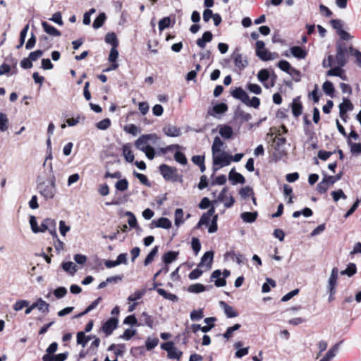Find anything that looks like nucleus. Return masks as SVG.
<instances>
[{"mask_svg":"<svg viewBox=\"0 0 361 361\" xmlns=\"http://www.w3.org/2000/svg\"><path fill=\"white\" fill-rule=\"evenodd\" d=\"M353 109V105L351 102L347 99L343 98V102L339 105V115L340 117L345 121L346 113L349 111H352Z\"/></svg>","mask_w":361,"mask_h":361,"instance_id":"11","label":"nucleus"},{"mask_svg":"<svg viewBox=\"0 0 361 361\" xmlns=\"http://www.w3.org/2000/svg\"><path fill=\"white\" fill-rule=\"evenodd\" d=\"M105 41L106 43L111 44L112 47H117L118 40L114 33H108L105 37Z\"/></svg>","mask_w":361,"mask_h":361,"instance_id":"46","label":"nucleus"},{"mask_svg":"<svg viewBox=\"0 0 361 361\" xmlns=\"http://www.w3.org/2000/svg\"><path fill=\"white\" fill-rule=\"evenodd\" d=\"M228 178L233 182V184L235 183H244L245 180V178L239 173L235 172L234 169H232L228 175Z\"/></svg>","mask_w":361,"mask_h":361,"instance_id":"24","label":"nucleus"},{"mask_svg":"<svg viewBox=\"0 0 361 361\" xmlns=\"http://www.w3.org/2000/svg\"><path fill=\"white\" fill-rule=\"evenodd\" d=\"M158 252V247L155 246L151 252L147 255V257L145 258L144 261V264L145 266L148 265L149 263H151L153 260L156 255Z\"/></svg>","mask_w":361,"mask_h":361,"instance_id":"47","label":"nucleus"},{"mask_svg":"<svg viewBox=\"0 0 361 361\" xmlns=\"http://www.w3.org/2000/svg\"><path fill=\"white\" fill-rule=\"evenodd\" d=\"M219 133L221 136L225 139H231L233 134V128L227 125H220L219 126Z\"/></svg>","mask_w":361,"mask_h":361,"instance_id":"19","label":"nucleus"},{"mask_svg":"<svg viewBox=\"0 0 361 361\" xmlns=\"http://www.w3.org/2000/svg\"><path fill=\"white\" fill-rule=\"evenodd\" d=\"M152 224L154 225L157 228H162L165 229H169L171 227V221L166 217H161L157 220H153L152 221Z\"/></svg>","mask_w":361,"mask_h":361,"instance_id":"18","label":"nucleus"},{"mask_svg":"<svg viewBox=\"0 0 361 361\" xmlns=\"http://www.w3.org/2000/svg\"><path fill=\"white\" fill-rule=\"evenodd\" d=\"M8 120L7 116L1 112L0 113V130L1 132H5L8 129Z\"/></svg>","mask_w":361,"mask_h":361,"instance_id":"41","label":"nucleus"},{"mask_svg":"<svg viewBox=\"0 0 361 361\" xmlns=\"http://www.w3.org/2000/svg\"><path fill=\"white\" fill-rule=\"evenodd\" d=\"M159 171L164 178L166 180L172 182L183 181L182 176L178 174V170L175 167L167 164H161L159 166Z\"/></svg>","mask_w":361,"mask_h":361,"instance_id":"4","label":"nucleus"},{"mask_svg":"<svg viewBox=\"0 0 361 361\" xmlns=\"http://www.w3.org/2000/svg\"><path fill=\"white\" fill-rule=\"evenodd\" d=\"M188 290L190 293H199L204 291L205 290V287L202 284L196 283V284H193V285L190 286L189 288H188Z\"/></svg>","mask_w":361,"mask_h":361,"instance_id":"54","label":"nucleus"},{"mask_svg":"<svg viewBox=\"0 0 361 361\" xmlns=\"http://www.w3.org/2000/svg\"><path fill=\"white\" fill-rule=\"evenodd\" d=\"M231 95L234 98L240 100L244 104L248 102L249 95L242 87H236L231 92Z\"/></svg>","mask_w":361,"mask_h":361,"instance_id":"15","label":"nucleus"},{"mask_svg":"<svg viewBox=\"0 0 361 361\" xmlns=\"http://www.w3.org/2000/svg\"><path fill=\"white\" fill-rule=\"evenodd\" d=\"M224 142L218 136L215 137L212 146V154L224 152Z\"/></svg>","mask_w":361,"mask_h":361,"instance_id":"22","label":"nucleus"},{"mask_svg":"<svg viewBox=\"0 0 361 361\" xmlns=\"http://www.w3.org/2000/svg\"><path fill=\"white\" fill-rule=\"evenodd\" d=\"M356 270L357 269L355 264L350 263L345 270L341 271V274L352 276L356 273Z\"/></svg>","mask_w":361,"mask_h":361,"instance_id":"52","label":"nucleus"},{"mask_svg":"<svg viewBox=\"0 0 361 361\" xmlns=\"http://www.w3.org/2000/svg\"><path fill=\"white\" fill-rule=\"evenodd\" d=\"M118 57V51L116 47H112L111 49L109 55V61L111 63H117L116 60Z\"/></svg>","mask_w":361,"mask_h":361,"instance_id":"61","label":"nucleus"},{"mask_svg":"<svg viewBox=\"0 0 361 361\" xmlns=\"http://www.w3.org/2000/svg\"><path fill=\"white\" fill-rule=\"evenodd\" d=\"M220 307L224 310V312L228 318H234L238 316V313L235 310V309L228 305L226 302L224 301H221L219 302Z\"/></svg>","mask_w":361,"mask_h":361,"instance_id":"16","label":"nucleus"},{"mask_svg":"<svg viewBox=\"0 0 361 361\" xmlns=\"http://www.w3.org/2000/svg\"><path fill=\"white\" fill-rule=\"evenodd\" d=\"M302 106L301 103L299 101L298 98H295L293 99L292 103V112L293 114L298 117L302 114Z\"/></svg>","mask_w":361,"mask_h":361,"instance_id":"29","label":"nucleus"},{"mask_svg":"<svg viewBox=\"0 0 361 361\" xmlns=\"http://www.w3.org/2000/svg\"><path fill=\"white\" fill-rule=\"evenodd\" d=\"M28 30H29V25H26L24 27V28L21 30L20 34V44L16 47L17 49H20L24 44Z\"/></svg>","mask_w":361,"mask_h":361,"instance_id":"51","label":"nucleus"},{"mask_svg":"<svg viewBox=\"0 0 361 361\" xmlns=\"http://www.w3.org/2000/svg\"><path fill=\"white\" fill-rule=\"evenodd\" d=\"M29 223L30 224V227L32 229V231L35 233H39L40 226H38L37 219L35 216L31 215L30 216V221Z\"/></svg>","mask_w":361,"mask_h":361,"instance_id":"50","label":"nucleus"},{"mask_svg":"<svg viewBox=\"0 0 361 361\" xmlns=\"http://www.w3.org/2000/svg\"><path fill=\"white\" fill-rule=\"evenodd\" d=\"M330 23L341 41H349L353 38V36L343 29L344 23L341 20L334 19Z\"/></svg>","mask_w":361,"mask_h":361,"instance_id":"7","label":"nucleus"},{"mask_svg":"<svg viewBox=\"0 0 361 361\" xmlns=\"http://www.w3.org/2000/svg\"><path fill=\"white\" fill-rule=\"evenodd\" d=\"M178 252H173L169 251L166 253H165L163 255V262L166 264L165 265H168L169 264L171 263L174 260L176 259L178 257Z\"/></svg>","mask_w":361,"mask_h":361,"instance_id":"31","label":"nucleus"},{"mask_svg":"<svg viewBox=\"0 0 361 361\" xmlns=\"http://www.w3.org/2000/svg\"><path fill=\"white\" fill-rule=\"evenodd\" d=\"M256 55L262 61H271L278 57V54L272 53L265 48L263 41L258 40L256 42Z\"/></svg>","mask_w":361,"mask_h":361,"instance_id":"6","label":"nucleus"},{"mask_svg":"<svg viewBox=\"0 0 361 361\" xmlns=\"http://www.w3.org/2000/svg\"><path fill=\"white\" fill-rule=\"evenodd\" d=\"M287 73L289 74L295 81L298 82L300 80V73L295 68L291 67Z\"/></svg>","mask_w":361,"mask_h":361,"instance_id":"64","label":"nucleus"},{"mask_svg":"<svg viewBox=\"0 0 361 361\" xmlns=\"http://www.w3.org/2000/svg\"><path fill=\"white\" fill-rule=\"evenodd\" d=\"M269 78V73L267 69H262L259 71L257 74L258 80L264 84L265 87H268V86L264 83Z\"/></svg>","mask_w":361,"mask_h":361,"instance_id":"36","label":"nucleus"},{"mask_svg":"<svg viewBox=\"0 0 361 361\" xmlns=\"http://www.w3.org/2000/svg\"><path fill=\"white\" fill-rule=\"evenodd\" d=\"M212 33L209 31H206L203 33L202 37L197 40V45L203 49L205 47L207 42L212 41Z\"/></svg>","mask_w":361,"mask_h":361,"instance_id":"21","label":"nucleus"},{"mask_svg":"<svg viewBox=\"0 0 361 361\" xmlns=\"http://www.w3.org/2000/svg\"><path fill=\"white\" fill-rule=\"evenodd\" d=\"M159 140L156 134L142 135L135 141V145L137 149L144 152L149 159L152 160L155 155L152 145H156Z\"/></svg>","mask_w":361,"mask_h":361,"instance_id":"1","label":"nucleus"},{"mask_svg":"<svg viewBox=\"0 0 361 361\" xmlns=\"http://www.w3.org/2000/svg\"><path fill=\"white\" fill-rule=\"evenodd\" d=\"M106 18V15L104 13H100L97 16V18L94 20L93 25H92L94 29H98V28L101 27L103 25Z\"/></svg>","mask_w":361,"mask_h":361,"instance_id":"37","label":"nucleus"},{"mask_svg":"<svg viewBox=\"0 0 361 361\" xmlns=\"http://www.w3.org/2000/svg\"><path fill=\"white\" fill-rule=\"evenodd\" d=\"M123 155L126 161L131 163L134 161L135 157L130 144H126L123 146Z\"/></svg>","mask_w":361,"mask_h":361,"instance_id":"26","label":"nucleus"},{"mask_svg":"<svg viewBox=\"0 0 361 361\" xmlns=\"http://www.w3.org/2000/svg\"><path fill=\"white\" fill-rule=\"evenodd\" d=\"M37 309L42 312H47L49 311V305L42 298H39L37 300Z\"/></svg>","mask_w":361,"mask_h":361,"instance_id":"48","label":"nucleus"},{"mask_svg":"<svg viewBox=\"0 0 361 361\" xmlns=\"http://www.w3.org/2000/svg\"><path fill=\"white\" fill-rule=\"evenodd\" d=\"M190 317L192 321H200L204 317L203 310L202 309L194 310L190 312Z\"/></svg>","mask_w":361,"mask_h":361,"instance_id":"40","label":"nucleus"},{"mask_svg":"<svg viewBox=\"0 0 361 361\" xmlns=\"http://www.w3.org/2000/svg\"><path fill=\"white\" fill-rule=\"evenodd\" d=\"M91 338V336H86L83 331H79L77 334V343L81 345L83 348L85 347L86 344Z\"/></svg>","mask_w":361,"mask_h":361,"instance_id":"32","label":"nucleus"},{"mask_svg":"<svg viewBox=\"0 0 361 361\" xmlns=\"http://www.w3.org/2000/svg\"><path fill=\"white\" fill-rule=\"evenodd\" d=\"M239 194L243 199H246L249 196H252V195H254L252 189L247 186L243 188L240 190Z\"/></svg>","mask_w":361,"mask_h":361,"instance_id":"60","label":"nucleus"},{"mask_svg":"<svg viewBox=\"0 0 361 361\" xmlns=\"http://www.w3.org/2000/svg\"><path fill=\"white\" fill-rule=\"evenodd\" d=\"M163 131L169 137H178L181 135V130L179 128L170 124L164 126Z\"/></svg>","mask_w":361,"mask_h":361,"instance_id":"17","label":"nucleus"},{"mask_svg":"<svg viewBox=\"0 0 361 361\" xmlns=\"http://www.w3.org/2000/svg\"><path fill=\"white\" fill-rule=\"evenodd\" d=\"M214 197L216 199L212 202L213 204H217L219 203H224L226 208H230L234 204L235 200L232 195L228 193L227 188H224L223 190L216 197V192L212 193Z\"/></svg>","mask_w":361,"mask_h":361,"instance_id":"5","label":"nucleus"},{"mask_svg":"<svg viewBox=\"0 0 361 361\" xmlns=\"http://www.w3.org/2000/svg\"><path fill=\"white\" fill-rule=\"evenodd\" d=\"M37 190L39 194L46 200L53 199L56 192L55 176H53L51 178L49 183L45 182L38 183Z\"/></svg>","mask_w":361,"mask_h":361,"instance_id":"3","label":"nucleus"},{"mask_svg":"<svg viewBox=\"0 0 361 361\" xmlns=\"http://www.w3.org/2000/svg\"><path fill=\"white\" fill-rule=\"evenodd\" d=\"M62 268L66 272L71 275H73L77 271L75 264L72 262H63L62 264Z\"/></svg>","mask_w":361,"mask_h":361,"instance_id":"34","label":"nucleus"},{"mask_svg":"<svg viewBox=\"0 0 361 361\" xmlns=\"http://www.w3.org/2000/svg\"><path fill=\"white\" fill-rule=\"evenodd\" d=\"M213 164L214 166H218L219 167L214 169L217 170L219 168L228 166L232 161V156L229 155L225 151L212 154Z\"/></svg>","mask_w":361,"mask_h":361,"instance_id":"8","label":"nucleus"},{"mask_svg":"<svg viewBox=\"0 0 361 361\" xmlns=\"http://www.w3.org/2000/svg\"><path fill=\"white\" fill-rule=\"evenodd\" d=\"M118 323V321L116 318H110L103 324L102 331L106 336H109L116 329Z\"/></svg>","mask_w":361,"mask_h":361,"instance_id":"12","label":"nucleus"},{"mask_svg":"<svg viewBox=\"0 0 361 361\" xmlns=\"http://www.w3.org/2000/svg\"><path fill=\"white\" fill-rule=\"evenodd\" d=\"M338 271V269L334 267L331 270V276L328 281V289H334L337 285Z\"/></svg>","mask_w":361,"mask_h":361,"instance_id":"20","label":"nucleus"},{"mask_svg":"<svg viewBox=\"0 0 361 361\" xmlns=\"http://www.w3.org/2000/svg\"><path fill=\"white\" fill-rule=\"evenodd\" d=\"M348 143L350 147V151L353 154H361V143H353L350 140H348Z\"/></svg>","mask_w":361,"mask_h":361,"instance_id":"55","label":"nucleus"},{"mask_svg":"<svg viewBox=\"0 0 361 361\" xmlns=\"http://www.w3.org/2000/svg\"><path fill=\"white\" fill-rule=\"evenodd\" d=\"M42 27L47 34L54 37H59L61 35V32L54 26L49 25L48 23L44 21L42 23Z\"/></svg>","mask_w":361,"mask_h":361,"instance_id":"25","label":"nucleus"},{"mask_svg":"<svg viewBox=\"0 0 361 361\" xmlns=\"http://www.w3.org/2000/svg\"><path fill=\"white\" fill-rule=\"evenodd\" d=\"M175 160L182 165H185L188 162L185 156L180 152H176L174 155Z\"/></svg>","mask_w":361,"mask_h":361,"instance_id":"63","label":"nucleus"},{"mask_svg":"<svg viewBox=\"0 0 361 361\" xmlns=\"http://www.w3.org/2000/svg\"><path fill=\"white\" fill-rule=\"evenodd\" d=\"M111 126V121L109 118H104L96 124V126L99 130H106Z\"/></svg>","mask_w":361,"mask_h":361,"instance_id":"56","label":"nucleus"},{"mask_svg":"<svg viewBox=\"0 0 361 361\" xmlns=\"http://www.w3.org/2000/svg\"><path fill=\"white\" fill-rule=\"evenodd\" d=\"M125 215L129 217L128 219V224L130 228H140V227L137 226V219L131 212H126Z\"/></svg>","mask_w":361,"mask_h":361,"instance_id":"35","label":"nucleus"},{"mask_svg":"<svg viewBox=\"0 0 361 361\" xmlns=\"http://www.w3.org/2000/svg\"><path fill=\"white\" fill-rule=\"evenodd\" d=\"M342 67L343 66H338V65H336V66L329 69L327 71L326 75L328 76H337L339 77L343 80H347V76L345 73L344 70L342 69Z\"/></svg>","mask_w":361,"mask_h":361,"instance_id":"14","label":"nucleus"},{"mask_svg":"<svg viewBox=\"0 0 361 361\" xmlns=\"http://www.w3.org/2000/svg\"><path fill=\"white\" fill-rule=\"evenodd\" d=\"M159 343L157 338H147L145 342V345L147 350H151L154 348Z\"/></svg>","mask_w":361,"mask_h":361,"instance_id":"45","label":"nucleus"},{"mask_svg":"<svg viewBox=\"0 0 361 361\" xmlns=\"http://www.w3.org/2000/svg\"><path fill=\"white\" fill-rule=\"evenodd\" d=\"M241 325L239 324H235L233 326L228 327L226 332L224 334V337L228 340L233 336V333L240 328Z\"/></svg>","mask_w":361,"mask_h":361,"instance_id":"44","label":"nucleus"},{"mask_svg":"<svg viewBox=\"0 0 361 361\" xmlns=\"http://www.w3.org/2000/svg\"><path fill=\"white\" fill-rule=\"evenodd\" d=\"M145 294V290H136L134 293L131 294L128 298V301L130 302H133V301H135V300H140V298H142V296Z\"/></svg>","mask_w":361,"mask_h":361,"instance_id":"49","label":"nucleus"},{"mask_svg":"<svg viewBox=\"0 0 361 361\" xmlns=\"http://www.w3.org/2000/svg\"><path fill=\"white\" fill-rule=\"evenodd\" d=\"M246 87L250 92L256 94H259L262 92V88L257 84L248 83Z\"/></svg>","mask_w":361,"mask_h":361,"instance_id":"57","label":"nucleus"},{"mask_svg":"<svg viewBox=\"0 0 361 361\" xmlns=\"http://www.w3.org/2000/svg\"><path fill=\"white\" fill-rule=\"evenodd\" d=\"M230 271L225 269L223 273L221 272L220 270L217 269L213 271L211 276V279L213 280L216 279L214 283L217 287H224L226 284V281L225 280L226 278L230 276Z\"/></svg>","mask_w":361,"mask_h":361,"instance_id":"10","label":"nucleus"},{"mask_svg":"<svg viewBox=\"0 0 361 361\" xmlns=\"http://www.w3.org/2000/svg\"><path fill=\"white\" fill-rule=\"evenodd\" d=\"M235 68L242 71L247 67L248 61L247 58L244 56L238 49H236L231 56Z\"/></svg>","mask_w":361,"mask_h":361,"instance_id":"9","label":"nucleus"},{"mask_svg":"<svg viewBox=\"0 0 361 361\" xmlns=\"http://www.w3.org/2000/svg\"><path fill=\"white\" fill-rule=\"evenodd\" d=\"M56 224L54 219L47 218L45 219L40 225L39 233H44L46 231H48L51 227H52Z\"/></svg>","mask_w":361,"mask_h":361,"instance_id":"30","label":"nucleus"},{"mask_svg":"<svg viewBox=\"0 0 361 361\" xmlns=\"http://www.w3.org/2000/svg\"><path fill=\"white\" fill-rule=\"evenodd\" d=\"M322 89L324 92L329 96H332L334 92V87L331 82L326 81L323 83Z\"/></svg>","mask_w":361,"mask_h":361,"instance_id":"43","label":"nucleus"},{"mask_svg":"<svg viewBox=\"0 0 361 361\" xmlns=\"http://www.w3.org/2000/svg\"><path fill=\"white\" fill-rule=\"evenodd\" d=\"M349 46L341 40L336 42V56L334 61L338 66H345L349 58Z\"/></svg>","mask_w":361,"mask_h":361,"instance_id":"2","label":"nucleus"},{"mask_svg":"<svg viewBox=\"0 0 361 361\" xmlns=\"http://www.w3.org/2000/svg\"><path fill=\"white\" fill-rule=\"evenodd\" d=\"M183 211L180 208H178L175 211V225L178 226L183 223Z\"/></svg>","mask_w":361,"mask_h":361,"instance_id":"38","label":"nucleus"},{"mask_svg":"<svg viewBox=\"0 0 361 361\" xmlns=\"http://www.w3.org/2000/svg\"><path fill=\"white\" fill-rule=\"evenodd\" d=\"M157 291L160 295L163 296L166 300L172 302H177L178 300V298L176 295L168 293L164 289L158 288Z\"/></svg>","mask_w":361,"mask_h":361,"instance_id":"33","label":"nucleus"},{"mask_svg":"<svg viewBox=\"0 0 361 361\" xmlns=\"http://www.w3.org/2000/svg\"><path fill=\"white\" fill-rule=\"evenodd\" d=\"M292 55L299 59H303L307 56V52L300 47H293L290 49Z\"/></svg>","mask_w":361,"mask_h":361,"instance_id":"27","label":"nucleus"},{"mask_svg":"<svg viewBox=\"0 0 361 361\" xmlns=\"http://www.w3.org/2000/svg\"><path fill=\"white\" fill-rule=\"evenodd\" d=\"M182 355V352L178 350L176 347H173L169 353L168 357L170 359L179 360Z\"/></svg>","mask_w":361,"mask_h":361,"instance_id":"58","label":"nucleus"},{"mask_svg":"<svg viewBox=\"0 0 361 361\" xmlns=\"http://www.w3.org/2000/svg\"><path fill=\"white\" fill-rule=\"evenodd\" d=\"M214 259V252L212 251L206 252L201 258V261L198 264V267H206L207 269L212 267Z\"/></svg>","mask_w":361,"mask_h":361,"instance_id":"13","label":"nucleus"},{"mask_svg":"<svg viewBox=\"0 0 361 361\" xmlns=\"http://www.w3.org/2000/svg\"><path fill=\"white\" fill-rule=\"evenodd\" d=\"M27 306H29V302L27 300H20L15 302V304L13 306V308L15 311L18 312Z\"/></svg>","mask_w":361,"mask_h":361,"instance_id":"53","label":"nucleus"},{"mask_svg":"<svg viewBox=\"0 0 361 361\" xmlns=\"http://www.w3.org/2000/svg\"><path fill=\"white\" fill-rule=\"evenodd\" d=\"M349 53L356 58L357 66L361 67V52L350 45L349 46Z\"/></svg>","mask_w":361,"mask_h":361,"instance_id":"42","label":"nucleus"},{"mask_svg":"<svg viewBox=\"0 0 361 361\" xmlns=\"http://www.w3.org/2000/svg\"><path fill=\"white\" fill-rule=\"evenodd\" d=\"M258 213L257 212H243L240 214V217L244 222L246 223H253L255 221L257 217Z\"/></svg>","mask_w":361,"mask_h":361,"instance_id":"28","label":"nucleus"},{"mask_svg":"<svg viewBox=\"0 0 361 361\" xmlns=\"http://www.w3.org/2000/svg\"><path fill=\"white\" fill-rule=\"evenodd\" d=\"M171 19L169 17H164L161 19L159 22V29L160 31H162L165 28L170 26Z\"/></svg>","mask_w":361,"mask_h":361,"instance_id":"62","label":"nucleus"},{"mask_svg":"<svg viewBox=\"0 0 361 361\" xmlns=\"http://www.w3.org/2000/svg\"><path fill=\"white\" fill-rule=\"evenodd\" d=\"M115 188L118 191H126L128 188V181L126 178L121 179L116 183Z\"/></svg>","mask_w":361,"mask_h":361,"instance_id":"39","label":"nucleus"},{"mask_svg":"<svg viewBox=\"0 0 361 361\" xmlns=\"http://www.w3.org/2000/svg\"><path fill=\"white\" fill-rule=\"evenodd\" d=\"M68 357V353H59L55 355H44L43 361H65Z\"/></svg>","mask_w":361,"mask_h":361,"instance_id":"23","label":"nucleus"},{"mask_svg":"<svg viewBox=\"0 0 361 361\" xmlns=\"http://www.w3.org/2000/svg\"><path fill=\"white\" fill-rule=\"evenodd\" d=\"M331 196L335 202L338 201L339 199L341 198L343 200H345L347 198L346 195L344 194L343 191L341 189L331 192Z\"/></svg>","mask_w":361,"mask_h":361,"instance_id":"59","label":"nucleus"}]
</instances>
